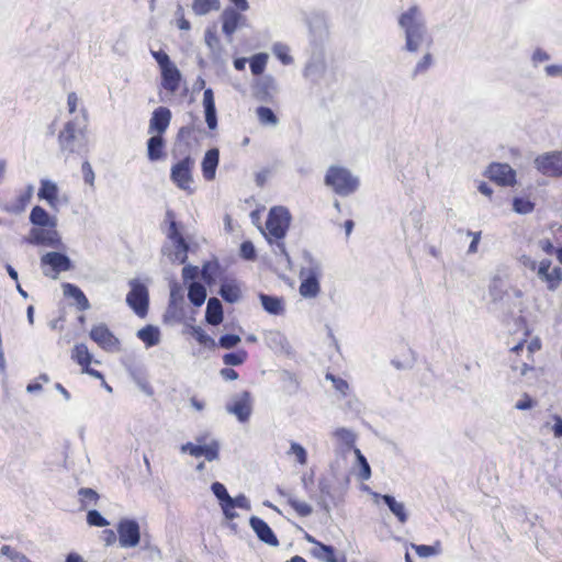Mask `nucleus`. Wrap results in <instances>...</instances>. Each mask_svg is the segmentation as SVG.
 <instances>
[{
    "mask_svg": "<svg viewBox=\"0 0 562 562\" xmlns=\"http://www.w3.org/2000/svg\"><path fill=\"white\" fill-rule=\"evenodd\" d=\"M81 170L85 182L92 187L94 184V172L91 165L88 161H85L81 166Z\"/></svg>",
    "mask_w": 562,
    "mask_h": 562,
    "instance_id": "338daca9",
    "label": "nucleus"
},
{
    "mask_svg": "<svg viewBox=\"0 0 562 562\" xmlns=\"http://www.w3.org/2000/svg\"><path fill=\"white\" fill-rule=\"evenodd\" d=\"M117 533L122 548H134L139 543V525L133 519H122L117 525Z\"/></svg>",
    "mask_w": 562,
    "mask_h": 562,
    "instance_id": "9b49d317",
    "label": "nucleus"
},
{
    "mask_svg": "<svg viewBox=\"0 0 562 562\" xmlns=\"http://www.w3.org/2000/svg\"><path fill=\"white\" fill-rule=\"evenodd\" d=\"M268 61V54L259 53L251 57L250 59V70L254 75H261L266 68Z\"/></svg>",
    "mask_w": 562,
    "mask_h": 562,
    "instance_id": "37998d69",
    "label": "nucleus"
},
{
    "mask_svg": "<svg viewBox=\"0 0 562 562\" xmlns=\"http://www.w3.org/2000/svg\"><path fill=\"white\" fill-rule=\"evenodd\" d=\"M286 456L294 458L295 462L300 465L307 464V451L301 443L296 441L290 442V448L286 451Z\"/></svg>",
    "mask_w": 562,
    "mask_h": 562,
    "instance_id": "58836bf2",
    "label": "nucleus"
},
{
    "mask_svg": "<svg viewBox=\"0 0 562 562\" xmlns=\"http://www.w3.org/2000/svg\"><path fill=\"white\" fill-rule=\"evenodd\" d=\"M267 346L276 351L284 350L288 346L285 336L279 330H269L265 333Z\"/></svg>",
    "mask_w": 562,
    "mask_h": 562,
    "instance_id": "72a5a7b5",
    "label": "nucleus"
},
{
    "mask_svg": "<svg viewBox=\"0 0 562 562\" xmlns=\"http://www.w3.org/2000/svg\"><path fill=\"white\" fill-rule=\"evenodd\" d=\"M291 222V215L288 209L283 206H274L270 210L266 222V229L263 232L266 238L270 244L276 239L277 249L289 260V255L282 241Z\"/></svg>",
    "mask_w": 562,
    "mask_h": 562,
    "instance_id": "f03ea898",
    "label": "nucleus"
},
{
    "mask_svg": "<svg viewBox=\"0 0 562 562\" xmlns=\"http://www.w3.org/2000/svg\"><path fill=\"white\" fill-rule=\"evenodd\" d=\"M165 142L161 135H154L147 140V156L150 161L159 160L164 157Z\"/></svg>",
    "mask_w": 562,
    "mask_h": 562,
    "instance_id": "7c9ffc66",
    "label": "nucleus"
},
{
    "mask_svg": "<svg viewBox=\"0 0 562 562\" xmlns=\"http://www.w3.org/2000/svg\"><path fill=\"white\" fill-rule=\"evenodd\" d=\"M204 42L213 54H217L221 50L220 38L216 35L215 30L206 29L204 34Z\"/></svg>",
    "mask_w": 562,
    "mask_h": 562,
    "instance_id": "09e8293b",
    "label": "nucleus"
},
{
    "mask_svg": "<svg viewBox=\"0 0 562 562\" xmlns=\"http://www.w3.org/2000/svg\"><path fill=\"white\" fill-rule=\"evenodd\" d=\"M289 505L301 517H307L313 513V508L306 502L297 499L292 494H285Z\"/></svg>",
    "mask_w": 562,
    "mask_h": 562,
    "instance_id": "ea45409f",
    "label": "nucleus"
},
{
    "mask_svg": "<svg viewBox=\"0 0 562 562\" xmlns=\"http://www.w3.org/2000/svg\"><path fill=\"white\" fill-rule=\"evenodd\" d=\"M322 265L310 256L305 257L300 271V294L305 299H314L321 292L319 279L322 278Z\"/></svg>",
    "mask_w": 562,
    "mask_h": 562,
    "instance_id": "7ed1b4c3",
    "label": "nucleus"
},
{
    "mask_svg": "<svg viewBox=\"0 0 562 562\" xmlns=\"http://www.w3.org/2000/svg\"><path fill=\"white\" fill-rule=\"evenodd\" d=\"M432 65V56L430 53H426L414 68V76L426 72Z\"/></svg>",
    "mask_w": 562,
    "mask_h": 562,
    "instance_id": "4d7b16f0",
    "label": "nucleus"
},
{
    "mask_svg": "<svg viewBox=\"0 0 562 562\" xmlns=\"http://www.w3.org/2000/svg\"><path fill=\"white\" fill-rule=\"evenodd\" d=\"M130 286L126 303L138 316L144 317L148 308V290L135 279L130 281Z\"/></svg>",
    "mask_w": 562,
    "mask_h": 562,
    "instance_id": "0eeeda50",
    "label": "nucleus"
},
{
    "mask_svg": "<svg viewBox=\"0 0 562 562\" xmlns=\"http://www.w3.org/2000/svg\"><path fill=\"white\" fill-rule=\"evenodd\" d=\"M542 430L552 434L555 439L562 438V416L559 414H550L542 425Z\"/></svg>",
    "mask_w": 562,
    "mask_h": 562,
    "instance_id": "473e14b6",
    "label": "nucleus"
},
{
    "mask_svg": "<svg viewBox=\"0 0 562 562\" xmlns=\"http://www.w3.org/2000/svg\"><path fill=\"white\" fill-rule=\"evenodd\" d=\"M314 554L318 559L326 562H336L335 551L331 547L325 546L323 543H317V547L314 549Z\"/></svg>",
    "mask_w": 562,
    "mask_h": 562,
    "instance_id": "49530a36",
    "label": "nucleus"
},
{
    "mask_svg": "<svg viewBox=\"0 0 562 562\" xmlns=\"http://www.w3.org/2000/svg\"><path fill=\"white\" fill-rule=\"evenodd\" d=\"M195 161L191 156H187L172 165L170 179L178 189L192 194L194 192L193 168Z\"/></svg>",
    "mask_w": 562,
    "mask_h": 562,
    "instance_id": "39448f33",
    "label": "nucleus"
},
{
    "mask_svg": "<svg viewBox=\"0 0 562 562\" xmlns=\"http://www.w3.org/2000/svg\"><path fill=\"white\" fill-rule=\"evenodd\" d=\"M240 255L243 258L247 260H251L255 258L256 251L255 246L252 245L251 241L246 240L240 245Z\"/></svg>",
    "mask_w": 562,
    "mask_h": 562,
    "instance_id": "69168bd1",
    "label": "nucleus"
},
{
    "mask_svg": "<svg viewBox=\"0 0 562 562\" xmlns=\"http://www.w3.org/2000/svg\"><path fill=\"white\" fill-rule=\"evenodd\" d=\"M170 121L171 111L168 108L159 106L153 112V115L149 121L148 132L161 135L167 131Z\"/></svg>",
    "mask_w": 562,
    "mask_h": 562,
    "instance_id": "a211bd4d",
    "label": "nucleus"
},
{
    "mask_svg": "<svg viewBox=\"0 0 562 562\" xmlns=\"http://www.w3.org/2000/svg\"><path fill=\"white\" fill-rule=\"evenodd\" d=\"M137 337L146 347H154L160 342V330L156 326L147 325L137 331Z\"/></svg>",
    "mask_w": 562,
    "mask_h": 562,
    "instance_id": "2f4dec72",
    "label": "nucleus"
},
{
    "mask_svg": "<svg viewBox=\"0 0 562 562\" xmlns=\"http://www.w3.org/2000/svg\"><path fill=\"white\" fill-rule=\"evenodd\" d=\"M221 20L223 23L222 31L228 38V42L232 41L234 33L238 29L244 27L247 24V18L234 8H226L222 12Z\"/></svg>",
    "mask_w": 562,
    "mask_h": 562,
    "instance_id": "f8f14e48",
    "label": "nucleus"
},
{
    "mask_svg": "<svg viewBox=\"0 0 562 562\" xmlns=\"http://www.w3.org/2000/svg\"><path fill=\"white\" fill-rule=\"evenodd\" d=\"M513 209L516 213L528 214L533 210V203L525 198H515Z\"/></svg>",
    "mask_w": 562,
    "mask_h": 562,
    "instance_id": "5fc2aeb1",
    "label": "nucleus"
},
{
    "mask_svg": "<svg viewBox=\"0 0 562 562\" xmlns=\"http://www.w3.org/2000/svg\"><path fill=\"white\" fill-rule=\"evenodd\" d=\"M304 77L316 86L330 85V74L322 60L310 61L304 69Z\"/></svg>",
    "mask_w": 562,
    "mask_h": 562,
    "instance_id": "2eb2a0df",
    "label": "nucleus"
},
{
    "mask_svg": "<svg viewBox=\"0 0 562 562\" xmlns=\"http://www.w3.org/2000/svg\"><path fill=\"white\" fill-rule=\"evenodd\" d=\"M249 525L260 541L271 547L279 546L277 536L265 520L257 516H251Z\"/></svg>",
    "mask_w": 562,
    "mask_h": 562,
    "instance_id": "f3484780",
    "label": "nucleus"
},
{
    "mask_svg": "<svg viewBox=\"0 0 562 562\" xmlns=\"http://www.w3.org/2000/svg\"><path fill=\"white\" fill-rule=\"evenodd\" d=\"M256 88H257V92H258L259 97L262 100L272 99L279 91V86H278L277 80L270 75L261 77L258 80Z\"/></svg>",
    "mask_w": 562,
    "mask_h": 562,
    "instance_id": "a878e982",
    "label": "nucleus"
},
{
    "mask_svg": "<svg viewBox=\"0 0 562 562\" xmlns=\"http://www.w3.org/2000/svg\"><path fill=\"white\" fill-rule=\"evenodd\" d=\"M333 438L341 452H347L351 449L355 451L357 436L351 429L339 427L334 430Z\"/></svg>",
    "mask_w": 562,
    "mask_h": 562,
    "instance_id": "412c9836",
    "label": "nucleus"
},
{
    "mask_svg": "<svg viewBox=\"0 0 562 562\" xmlns=\"http://www.w3.org/2000/svg\"><path fill=\"white\" fill-rule=\"evenodd\" d=\"M541 280L548 283L549 290H554L559 286L562 280V271L560 268H553L548 274L541 278Z\"/></svg>",
    "mask_w": 562,
    "mask_h": 562,
    "instance_id": "603ef678",
    "label": "nucleus"
},
{
    "mask_svg": "<svg viewBox=\"0 0 562 562\" xmlns=\"http://www.w3.org/2000/svg\"><path fill=\"white\" fill-rule=\"evenodd\" d=\"M188 297L193 305L201 306L206 299V290L202 284L192 282L189 285Z\"/></svg>",
    "mask_w": 562,
    "mask_h": 562,
    "instance_id": "4c0bfd02",
    "label": "nucleus"
},
{
    "mask_svg": "<svg viewBox=\"0 0 562 562\" xmlns=\"http://www.w3.org/2000/svg\"><path fill=\"white\" fill-rule=\"evenodd\" d=\"M181 451L183 453H190L192 457L200 458L202 457L203 445H195L193 442H187L181 446Z\"/></svg>",
    "mask_w": 562,
    "mask_h": 562,
    "instance_id": "0e129e2a",
    "label": "nucleus"
},
{
    "mask_svg": "<svg viewBox=\"0 0 562 562\" xmlns=\"http://www.w3.org/2000/svg\"><path fill=\"white\" fill-rule=\"evenodd\" d=\"M373 497L375 502L382 499L384 504L389 507L391 513L397 518L401 524H405L408 520V513L406 510V506L403 502H398L394 496L385 494L381 495L379 493H373Z\"/></svg>",
    "mask_w": 562,
    "mask_h": 562,
    "instance_id": "6ab92c4d",
    "label": "nucleus"
},
{
    "mask_svg": "<svg viewBox=\"0 0 562 562\" xmlns=\"http://www.w3.org/2000/svg\"><path fill=\"white\" fill-rule=\"evenodd\" d=\"M220 9V0H193L192 11L196 15H205Z\"/></svg>",
    "mask_w": 562,
    "mask_h": 562,
    "instance_id": "c9c22d12",
    "label": "nucleus"
},
{
    "mask_svg": "<svg viewBox=\"0 0 562 562\" xmlns=\"http://www.w3.org/2000/svg\"><path fill=\"white\" fill-rule=\"evenodd\" d=\"M228 504L234 508H241L246 510H250L251 508L250 501L244 494H240L236 497L231 496Z\"/></svg>",
    "mask_w": 562,
    "mask_h": 562,
    "instance_id": "e2e57ef3",
    "label": "nucleus"
},
{
    "mask_svg": "<svg viewBox=\"0 0 562 562\" xmlns=\"http://www.w3.org/2000/svg\"><path fill=\"white\" fill-rule=\"evenodd\" d=\"M226 411L233 414L241 423L248 420L251 414V398L247 391L233 397L232 403L227 404Z\"/></svg>",
    "mask_w": 562,
    "mask_h": 562,
    "instance_id": "4468645a",
    "label": "nucleus"
},
{
    "mask_svg": "<svg viewBox=\"0 0 562 562\" xmlns=\"http://www.w3.org/2000/svg\"><path fill=\"white\" fill-rule=\"evenodd\" d=\"M58 186L48 179L41 180V188L38 190V199L44 200L47 204L54 209H58Z\"/></svg>",
    "mask_w": 562,
    "mask_h": 562,
    "instance_id": "aec40b11",
    "label": "nucleus"
},
{
    "mask_svg": "<svg viewBox=\"0 0 562 562\" xmlns=\"http://www.w3.org/2000/svg\"><path fill=\"white\" fill-rule=\"evenodd\" d=\"M168 237L173 243L175 250L172 252H167L165 249V254L169 256L172 262L184 263L188 258L189 246L182 235L178 232L176 222H171Z\"/></svg>",
    "mask_w": 562,
    "mask_h": 562,
    "instance_id": "ddd939ff",
    "label": "nucleus"
},
{
    "mask_svg": "<svg viewBox=\"0 0 562 562\" xmlns=\"http://www.w3.org/2000/svg\"><path fill=\"white\" fill-rule=\"evenodd\" d=\"M41 266L45 276L56 278L58 273L71 269V261L64 254L50 251L41 257Z\"/></svg>",
    "mask_w": 562,
    "mask_h": 562,
    "instance_id": "6e6552de",
    "label": "nucleus"
},
{
    "mask_svg": "<svg viewBox=\"0 0 562 562\" xmlns=\"http://www.w3.org/2000/svg\"><path fill=\"white\" fill-rule=\"evenodd\" d=\"M0 552L2 555L8 557L12 562H33L24 553L12 549L8 544L2 546Z\"/></svg>",
    "mask_w": 562,
    "mask_h": 562,
    "instance_id": "3c124183",
    "label": "nucleus"
},
{
    "mask_svg": "<svg viewBox=\"0 0 562 562\" xmlns=\"http://www.w3.org/2000/svg\"><path fill=\"white\" fill-rule=\"evenodd\" d=\"M76 133H77V126H76L75 122H72V121L67 122L65 124L64 128L60 131L59 136H58L59 146L63 151L74 153L76 150V148H75Z\"/></svg>",
    "mask_w": 562,
    "mask_h": 562,
    "instance_id": "b1692460",
    "label": "nucleus"
},
{
    "mask_svg": "<svg viewBox=\"0 0 562 562\" xmlns=\"http://www.w3.org/2000/svg\"><path fill=\"white\" fill-rule=\"evenodd\" d=\"M355 454L360 465L359 477L362 481H368L371 477V468L366 457L361 453V451L358 448H355Z\"/></svg>",
    "mask_w": 562,
    "mask_h": 562,
    "instance_id": "a18cd8bd",
    "label": "nucleus"
},
{
    "mask_svg": "<svg viewBox=\"0 0 562 562\" xmlns=\"http://www.w3.org/2000/svg\"><path fill=\"white\" fill-rule=\"evenodd\" d=\"M78 494L80 496L82 507L95 505L99 499V494L92 488L82 487L79 490Z\"/></svg>",
    "mask_w": 562,
    "mask_h": 562,
    "instance_id": "de8ad7c7",
    "label": "nucleus"
},
{
    "mask_svg": "<svg viewBox=\"0 0 562 562\" xmlns=\"http://www.w3.org/2000/svg\"><path fill=\"white\" fill-rule=\"evenodd\" d=\"M205 319L211 325H218L223 321L222 303L216 297H211L206 305Z\"/></svg>",
    "mask_w": 562,
    "mask_h": 562,
    "instance_id": "c85d7f7f",
    "label": "nucleus"
},
{
    "mask_svg": "<svg viewBox=\"0 0 562 562\" xmlns=\"http://www.w3.org/2000/svg\"><path fill=\"white\" fill-rule=\"evenodd\" d=\"M160 70L162 77V87L172 93L176 92L179 89L181 80V74L177 66L172 63Z\"/></svg>",
    "mask_w": 562,
    "mask_h": 562,
    "instance_id": "4be33fe9",
    "label": "nucleus"
},
{
    "mask_svg": "<svg viewBox=\"0 0 562 562\" xmlns=\"http://www.w3.org/2000/svg\"><path fill=\"white\" fill-rule=\"evenodd\" d=\"M221 296L229 303H236L240 299V289L233 283H225L220 290Z\"/></svg>",
    "mask_w": 562,
    "mask_h": 562,
    "instance_id": "79ce46f5",
    "label": "nucleus"
},
{
    "mask_svg": "<svg viewBox=\"0 0 562 562\" xmlns=\"http://www.w3.org/2000/svg\"><path fill=\"white\" fill-rule=\"evenodd\" d=\"M30 222L34 225V227L57 225L56 217L50 216L46 210L38 205L32 209L30 213Z\"/></svg>",
    "mask_w": 562,
    "mask_h": 562,
    "instance_id": "bb28decb",
    "label": "nucleus"
},
{
    "mask_svg": "<svg viewBox=\"0 0 562 562\" xmlns=\"http://www.w3.org/2000/svg\"><path fill=\"white\" fill-rule=\"evenodd\" d=\"M325 183L337 194L347 196L357 190L359 180L346 168L330 167L326 173Z\"/></svg>",
    "mask_w": 562,
    "mask_h": 562,
    "instance_id": "20e7f679",
    "label": "nucleus"
},
{
    "mask_svg": "<svg viewBox=\"0 0 562 562\" xmlns=\"http://www.w3.org/2000/svg\"><path fill=\"white\" fill-rule=\"evenodd\" d=\"M507 283L501 276H495L490 284V294L494 301L502 300L506 292Z\"/></svg>",
    "mask_w": 562,
    "mask_h": 562,
    "instance_id": "a19ab883",
    "label": "nucleus"
},
{
    "mask_svg": "<svg viewBox=\"0 0 562 562\" xmlns=\"http://www.w3.org/2000/svg\"><path fill=\"white\" fill-rule=\"evenodd\" d=\"M487 177L502 186H513L515 183L516 172L507 164H492L487 171Z\"/></svg>",
    "mask_w": 562,
    "mask_h": 562,
    "instance_id": "dca6fc26",
    "label": "nucleus"
},
{
    "mask_svg": "<svg viewBox=\"0 0 562 562\" xmlns=\"http://www.w3.org/2000/svg\"><path fill=\"white\" fill-rule=\"evenodd\" d=\"M218 441L212 439L211 441H209V445H203L202 457H204L207 461L211 462L218 459Z\"/></svg>",
    "mask_w": 562,
    "mask_h": 562,
    "instance_id": "864d4df0",
    "label": "nucleus"
},
{
    "mask_svg": "<svg viewBox=\"0 0 562 562\" xmlns=\"http://www.w3.org/2000/svg\"><path fill=\"white\" fill-rule=\"evenodd\" d=\"M218 161H220V151L217 148L209 149L205 153L204 158L201 164V167H202L203 177L207 181H211L215 178Z\"/></svg>",
    "mask_w": 562,
    "mask_h": 562,
    "instance_id": "5701e85b",
    "label": "nucleus"
},
{
    "mask_svg": "<svg viewBox=\"0 0 562 562\" xmlns=\"http://www.w3.org/2000/svg\"><path fill=\"white\" fill-rule=\"evenodd\" d=\"M256 114L259 123L263 126L276 127L279 124V119L270 108L259 106Z\"/></svg>",
    "mask_w": 562,
    "mask_h": 562,
    "instance_id": "e433bc0d",
    "label": "nucleus"
},
{
    "mask_svg": "<svg viewBox=\"0 0 562 562\" xmlns=\"http://www.w3.org/2000/svg\"><path fill=\"white\" fill-rule=\"evenodd\" d=\"M240 342V337L238 335L227 334L220 338L218 345L224 349L234 348L236 345Z\"/></svg>",
    "mask_w": 562,
    "mask_h": 562,
    "instance_id": "680f3d73",
    "label": "nucleus"
},
{
    "mask_svg": "<svg viewBox=\"0 0 562 562\" xmlns=\"http://www.w3.org/2000/svg\"><path fill=\"white\" fill-rule=\"evenodd\" d=\"M247 359V352L245 350H237L236 352H229L223 356V362L226 366H239L243 364Z\"/></svg>",
    "mask_w": 562,
    "mask_h": 562,
    "instance_id": "8fccbe9b",
    "label": "nucleus"
},
{
    "mask_svg": "<svg viewBox=\"0 0 562 562\" xmlns=\"http://www.w3.org/2000/svg\"><path fill=\"white\" fill-rule=\"evenodd\" d=\"M397 24L404 35L407 52L416 53L424 45L429 47L432 44V37L427 27V20L423 8L413 3L403 10L397 16Z\"/></svg>",
    "mask_w": 562,
    "mask_h": 562,
    "instance_id": "f257e3e1",
    "label": "nucleus"
},
{
    "mask_svg": "<svg viewBox=\"0 0 562 562\" xmlns=\"http://www.w3.org/2000/svg\"><path fill=\"white\" fill-rule=\"evenodd\" d=\"M261 305L266 312L272 315H281L284 312V301L278 296L267 294L259 295Z\"/></svg>",
    "mask_w": 562,
    "mask_h": 562,
    "instance_id": "c756f323",
    "label": "nucleus"
},
{
    "mask_svg": "<svg viewBox=\"0 0 562 562\" xmlns=\"http://www.w3.org/2000/svg\"><path fill=\"white\" fill-rule=\"evenodd\" d=\"M326 380L331 381L335 390L337 392H339L341 395H344V396L347 395L349 385L345 380L337 378V376L333 375L331 373L326 374Z\"/></svg>",
    "mask_w": 562,
    "mask_h": 562,
    "instance_id": "bf43d9fd",
    "label": "nucleus"
},
{
    "mask_svg": "<svg viewBox=\"0 0 562 562\" xmlns=\"http://www.w3.org/2000/svg\"><path fill=\"white\" fill-rule=\"evenodd\" d=\"M26 241L32 245H40L50 248L63 247L61 238L56 226L32 227Z\"/></svg>",
    "mask_w": 562,
    "mask_h": 562,
    "instance_id": "423d86ee",
    "label": "nucleus"
},
{
    "mask_svg": "<svg viewBox=\"0 0 562 562\" xmlns=\"http://www.w3.org/2000/svg\"><path fill=\"white\" fill-rule=\"evenodd\" d=\"M64 295L71 297L76 301L79 311H87L90 308V303L85 293L71 283L63 284Z\"/></svg>",
    "mask_w": 562,
    "mask_h": 562,
    "instance_id": "cd10ccee",
    "label": "nucleus"
},
{
    "mask_svg": "<svg viewBox=\"0 0 562 562\" xmlns=\"http://www.w3.org/2000/svg\"><path fill=\"white\" fill-rule=\"evenodd\" d=\"M151 55L155 58V60L157 61V64L159 65L160 69H162L164 67L172 64V61L170 60L168 54H166L162 50H158V52H154L153 50Z\"/></svg>",
    "mask_w": 562,
    "mask_h": 562,
    "instance_id": "774afa93",
    "label": "nucleus"
},
{
    "mask_svg": "<svg viewBox=\"0 0 562 562\" xmlns=\"http://www.w3.org/2000/svg\"><path fill=\"white\" fill-rule=\"evenodd\" d=\"M71 358L82 367L89 366L92 361V356L85 344H77L71 352Z\"/></svg>",
    "mask_w": 562,
    "mask_h": 562,
    "instance_id": "f704fd0d",
    "label": "nucleus"
},
{
    "mask_svg": "<svg viewBox=\"0 0 562 562\" xmlns=\"http://www.w3.org/2000/svg\"><path fill=\"white\" fill-rule=\"evenodd\" d=\"M203 106L205 113V122L210 130H215L217 127V116L214 101V93L211 88L204 90L203 93Z\"/></svg>",
    "mask_w": 562,
    "mask_h": 562,
    "instance_id": "393cba45",
    "label": "nucleus"
},
{
    "mask_svg": "<svg viewBox=\"0 0 562 562\" xmlns=\"http://www.w3.org/2000/svg\"><path fill=\"white\" fill-rule=\"evenodd\" d=\"M535 166L544 176H562V150L539 155L535 159Z\"/></svg>",
    "mask_w": 562,
    "mask_h": 562,
    "instance_id": "1a4fd4ad",
    "label": "nucleus"
},
{
    "mask_svg": "<svg viewBox=\"0 0 562 562\" xmlns=\"http://www.w3.org/2000/svg\"><path fill=\"white\" fill-rule=\"evenodd\" d=\"M87 522L90 526L106 527L109 521L95 509L89 510L87 514Z\"/></svg>",
    "mask_w": 562,
    "mask_h": 562,
    "instance_id": "6e6d98bb",
    "label": "nucleus"
},
{
    "mask_svg": "<svg viewBox=\"0 0 562 562\" xmlns=\"http://www.w3.org/2000/svg\"><path fill=\"white\" fill-rule=\"evenodd\" d=\"M90 338L108 352H116L120 350V340L105 324L93 326L90 330Z\"/></svg>",
    "mask_w": 562,
    "mask_h": 562,
    "instance_id": "9d476101",
    "label": "nucleus"
},
{
    "mask_svg": "<svg viewBox=\"0 0 562 562\" xmlns=\"http://www.w3.org/2000/svg\"><path fill=\"white\" fill-rule=\"evenodd\" d=\"M183 302V291L182 288L173 282L170 288V305L177 306L179 303Z\"/></svg>",
    "mask_w": 562,
    "mask_h": 562,
    "instance_id": "052dcab7",
    "label": "nucleus"
},
{
    "mask_svg": "<svg viewBox=\"0 0 562 562\" xmlns=\"http://www.w3.org/2000/svg\"><path fill=\"white\" fill-rule=\"evenodd\" d=\"M211 490L213 494L218 498L220 504L227 503L228 499L231 498V495L228 494L226 487L220 482H214L211 486Z\"/></svg>",
    "mask_w": 562,
    "mask_h": 562,
    "instance_id": "13d9d810",
    "label": "nucleus"
},
{
    "mask_svg": "<svg viewBox=\"0 0 562 562\" xmlns=\"http://www.w3.org/2000/svg\"><path fill=\"white\" fill-rule=\"evenodd\" d=\"M290 49L285 44L276 43L272 46V53L276 55L278 59L281 60L283 65H290L293 63V58L289 54Z\"/></svg>",
    "mask_w": 562,
    "mask_h": 562,
    "instance_id": "c03bdc74",
    "label": "nucleus"
}]
</instances>
